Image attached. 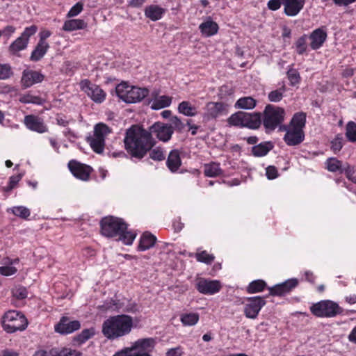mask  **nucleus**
<instances>
[{"mask_svg":"<svg viewBox=\"0 0 356 356\" xmlns=\"http://www.w3.org/2000/svg\"><path fill=\"white\" fill-rule=\"evenodd\" d=\"M178 111L180 113L190 117L195 116L197 113V108L188 101H183L179 103Z\"/></svg>","mask_w":356,"mask_h":356,"instance_id":"nucleus-37","label":"nucleus"},{"mask_svg":"<svg viewBox=\"0 0 356 356\" xmlns=\"http://www.w3.org/2000/svg\"><path fill=\"white\" fill-rule=\"evenodd\" d=\"M273 147L274 145L270 141L261 143L252 147V154L256 157H262L267 155Z\"/></svg>","mask_w":356,"mask_h":356,"instance_id":"nucleus-29","label":"nucleus"},{"mask_svg":"<svg viewBox=\"0 0 356 356\" xmlns=\"http://www.w3.org/2000/svg\"><path fill=\"white\" fill-rule=\"evenodd\" d=\"M1 325L7 333H14L24 330L28 326V321L22 313L10 310L3 316Z\"/></svg>","mask_w":356,"mask_h":356,"instance_id":"nucleus-6","label":"nucleus"},{"mask_svg":"<svg viewBox=\"0 0 356 356\" xmlns=\"http://www.w3.org/2000/svg\"><path fill=\"white\" fill-rule=\"evenodd\" d=\"M267 296H254L247 298L248 303L244 306V314L248 318L255 319L261 308L266 305Z\"/></svg>","mask_w":356,"mask_h":356,"instance_id":"nucleus-11","label":"nucleus"},{"mask_svg":"<svg viewBox=\"0 0 356 356\" xmlns=\"http://www.w3.org/2000/svg\"><path fill=\"white\" fill-rule=\"evenodd\" d=\"M312 314L320 318H331L342 312L341 308L331 300H322L310 307Z\"/></svg>","mask_w":356,"mask_h":356,"instance_id":"nucleus-8","label":"nucleus"},{"mask_svg":"<svg viewBox=\"0 0 356 356\" xmlns=\"http://www.w3.org/2000/svg\"><path fill=\"white\" fill-rule=\"evenodd\" d=\"M119 240L122 241V243L125 245H131L136 236V234L134 233L131 231L128 230V227L123 230L122 232H120L118 236Z\"/></svg>","mask_w":356,"mask_h":356,"instance_id":"nucleus-45","label":"nucleus"},{"mask_svg":"<svg viewBox=\"0 0 356 356\" xmlns=\"http://www.w3.org/2000/svg\"><path fill=\"white\" fill-rule=\"evenodd\" d=\"M199 29L202 35L211 37L218 33L219 26L216 22L209 19L201 23Z\"/></svg>","mask_w":356,"mask_h":356,"instance_id":"nucleus-26","label":"nucleus"},{"mask_svg":"<svg viewBox=\"0 0 356 356\" xmlns=\"http://www.w3.org/2000/svg\"><path fill=\"white\" fill-rule=\"evenodd\" d=\"M286 112L284 108L267 104L261 113V124L266 132L275 130L284 121Z\"/></svg>","mask_w":356,"mask_h":356,"instance_id":"nucleus-3","label":"nucleus"},{"mask_svg":"<svg viewBox=\"0 0 356 356\" xmlns=\"http://www.w3.org/2000/svg\"><path fill=\"white\" fill-rule=\"evenodd\" d=\"M345 136L349 142L356 143V123L355 122L350 121L346 124Z\"/></svg>","mask_w":356,"mask_h":356,"instance_id":"nucleus-44","label":"nucleus"},{"mask_svg":"<svg viewBox=\"0 0 356 356\" xmlns=\"http://www.w3.org/2000/svg\"><path fill=\"white\" fill-rule=\"evenodd\" d=\"M305 0H283L284 13L289 17H295L303 9Z\"/></svg>","mask_w":356,"mask_h":356,"instance_id":"nucleus-19","label":"nucleus"},{"mask_svg":"<svg viewBox=\"0 0 356 356\" xmlns=\"http://www.w3.org/2000/svg\"><path fill=\"white\" fill-rule=\"evenodd\" d=\"M257 100L251 96L240 97L235 103L236 109L252 110L256 107Z\"/></svg>","mask_w":356,"mask_h":356,"instance_id":"nucleus-28","label":"nucleus"},{"mask_svg":"<svg viewBox=\"0 0 356 356\" xmlns=\"http://www.w3.org/2000/svg\"><path fill=\"white\" fill-rule=\"evenodd\" d=\"M305 137V135L303 130L289 127L286 130L283 139L287 145L296 146L304 141Z\"/></svg>","mask_w":356,"mask_h":356,"instance_id":"nucleus-17","label":"nucleus"},{"mask_svg":"<svg viewBox=\"0 0 356 356\" xmlns=\"http://www.w3.org/2000/svg\"><path fill=\"white\" fill-rule=\"evenodd\" d=\"M156 241V237L150 232H144L140 238L138 250L145 251L152 248Z\"/></svg>","mask_w":356,"mask_h":356,"instance_id":"nucleus-23","label":"nucleus"},{"mask_svg":"<svg viewBox=\"0 0 356 356\" xmlns=\"http://www.w3.org/2000/svg\"><path fill=\"white\" fill-rule=\"evenodd\" d=\"M245 118V127L250 129H257L261 124V113L253 112L247 113Z\"/></svg>","mask_w":356,"mask_h":356,"instance_id":"nucleus-25","label":"nucleus"},{"mask_svg":"<svg viewBox=\"0 0 356 356\" xmlns=\"http://www.w3.org/2000/svg\"><path fill=\"white\" fill-rule=\"evenodd\" d=\"M298 284L299 281L298 279H289L282 283L269 287V295L272 296H284L296 288Z\"/></svg>","mask_w":356,"mask_h":356,"instance_id":"nucleus-14","label":"nucleus"},{"mask_svg":"<svg viewBox=\"0 0 356 356\" xmlns=\"http://www.w3.org/2000/svg\"><path fill=\"white\" fill-rule=\"evenodd\" d=\"M286 86L283 84L279 88L272 90L268 95V99L271 102H279L284 97V94L286 92Z\"/></svg>","mask_w":356,"mask_h":356,"instance_id":"nucleus-43","label":"nucleus"},{"mask_svg":"<svg viewBox=\"0 0 356 356\" xmlns=\"http://www.w3.org/2000/svg\"><path fill=\"white\" fill-rule=\"evenodd\" d=\"M144 12L146 17L155 22L163 17L165 10L158 5H150L145 8Z\"/></svg>","mask_w":356,"mask_h":356,"instance_id":"nucleus-24","label":"nucleus"},{"mask_svg":"<svg viewBox=\"0 0 356 356\" xmlns=\"http://www.w3.org/2000/svg\"><path fill=\"white\" fill-rule=\"evenodd\" d=\"M83 9V3L81 1L75 3L69 10L67 14V17H72L77 16L79 13L82 12Z\"/></svg>","mask_w":356,"mask_h":356,"instance_id":"nucleus-59","label":"nucleus"},{"mask_svg":"<svg viewBox=\"0 0 356 356\" xmlns=\"http://www.w3.org/2000/svg\"><path fill=\"white\" fill-rule=\"evenodd\" d=\"M13 75L12 67L9 64H0V80H5Z\"/></svg>","mask_w":356,"mask_h":356,"instance_id":"nucleus-54","label":"nucleus"},{"mask_svg":"<svg viewBox=\"0 0 356 356\" xmlns=\"http://www.w3.org/2000/svg\"><path fill=\"white\" fill-rule=\"evenodd\" d=\"M172 103V97L167 95H162L156 97L151 105L153 110H160L161 108L168 107Z\"/></svg>","mask_w":356,"mask_h":356,"instance_id":"nucleus-35","label":"nucleus"},{"mask_svg":"<svg viewBox=\"0 0 356 356\" xmlns=\"http://www.w3.org/2000/svg\"><path fill=\"white\" fill-rule=\"evenodd\" d=\"M286 74L291 86H294L300 82L301 77L297 70L291 68L288 70Z\"/></svg>","mask_w":356,"mask_h":356,"instance_id":"nucleus-53","label":"nucleus"},{"mask_svg":"<svg viewBox=\"0 0 356 356\" xmlns=\"http://www.w3.org/2000/svg\"><path fill=\"white\" fill-rule=\"evenodd\" d=\"M184 354V348L181 346H178L175 348L168 349L166 351L165 356H183Z\"/></svg>","mask_w":356,"mask_h":356,"instance_id":"nucleus-62","label":"nucleus"},{"mask_svg":"<svg viewBox=\"0 0 356 356\" xmlns=\"http://www.w3.org/2000/svg\"><path fill=\"white\" fill-rule=\"evenodd\" d=\"M181 165L180 153L178 149L170 152L166 161V165L172 172H176Z\"/></svg>","mask_w":356,"mask_h":356,"instance_id":"nucleus-22","label":"nucleus"},{"mask_svg":"<svg viewBox=\"0 0 356 356\" xmlns=\"http://www.w3.org/2000/svg\"><path fill=\"white\" fill-rule=\"evenodd\" d=\"M124 144L131 158L140 161L155 146L156 140L147 129L132 125L126 131Z\"/></svg>","mask_w":356,"mask_h":356,"instance_id":"nucleus-1","label":"nucleus"},{"mask_svg":"<svg viewBox=\"0 0 356 356\" xmlns=\"http://www.w3.org/2000/svg\"><path fill=\"white\" fill-rule=\"evenodd\" d=\"M87 141L95 153L101 154L103 152L105 146V140L104 138L93 136L92 137H88Z\"/></svg>","mask_w":356,"mask_h":356,"instance_id":"nucleus-36","label":"nucleus"},{"mask_svg":"<svg viewBox=\"0 0 356 356\" xmlns=\"http://www.w3.org/2000/svg\"><path fill=\"white\" fill-rule=\"evenodd\" d=\"M247 112L237 111L230 115L227 119V122L230 126L238 127H244Z\"/></svg>","mask_w":356,"mask_h":356,"instance_id":"nucleus-33","label":"nucleus"},{"mask_svg":"<svg viewBox=\"0 0 356 356\" xmlns=\"http://www.w3.org/2000/svg\"><path fill=\"white\" fill-rule=\"evenodd\" d=\"M19 102L23 104H33L41 105L43 104L44 100L39 96H34L31 94H25L20 97Z\"/></svg>","mask_w":356,"mask_h":356,"instance_id":"nucleus-49","label":"nucleus"},{"mask_svg":"<svg viewBox=\"0 0 356 356\" xmlns=\"http://www.w3.org/2000/svg\"><path fill=\"white\" fill-rule=\"evenodd\" d=\"M147 153H149V158L154 161H161L165 159L163 149L161 147H152Z\"/></svg>","mask_w":356,"mask_h":356,"instance_id":"nucleus-50","label":"nucleus"},{"mask_svg":"<svg viewBox=\"0 0 356 356\" xmlns=\"http://www.w3.org/2000/svg\"><path fill=\"white\" fill-rule=\"evenodd\" d=\"M70 172L74 177L83 181L90 179V175L93 171L91 166L82 163L75 159L70 160L67 163Z\"/></svg>","mask_w":356,"mask_h":356,"instance_id":"nucleus-9","label":"nucleus"},{"mask_svg":"<svg viewBox=\"0 0 356 356\" xmlns=\"http://www.w3.org/2000/svg\"><path fill=\"white\" fill-rule=\"evenodd\" d=\"M99 307L102 310H118L121 307V305L120 300L111 298Z\"/></svg>","mask_w":356,"mask_h":356,"instance_id":"nucleus-52","label":"nucleus"},{"mask_svg":"<svg viewBox=\"0 0 356 356\" xmlns=\"http://www.w3.org/2000/svg\"><path fill=\"white\" fill-rule=\"evenodd\" d=\"M17 268L11 266H4L0 267V273L4 276L14 275L17 272Z\"/></svg>","mask_w":356,"mask_h":356,"instance_id":"nucleus-64","label":"nucleus"},{"mask_svg":"<svg viewBox=\"0 0 356 356\" xmlns=\"http://www.w3.org/2000/svg\"><path fill=\"white\" fill-rule=\"evenodd\" d=\"M117 96L127 104H133L141 102L149 94V90L145 88H140L128 85L122 82L115 88Z\"/></svg>","mask_w":356,"mask_h":356,"instance_id":"nucleus-4","label":"nucleus"},{"mask_svg":"<svg viewBox=\"0 0 356 356\" xmlns=\"http://www.w3.org/2000/svg\"><path fill=\"white\" fill-rule=\"evenodd\" d=\"M222 286L219 280H209L204 277L197 279L195 289L202 294L213 295L218 293Z\"/></svg>","mask_w":356,"mask_h":356,"instance_id":"nucleus-10","label":"nucleus"},{"mask_svg":"<svg viewBox=\"0 0 356 356\" xmlns=\"http://www.w3.org/2000/svg\"><path fill=\"white\" fill-rule=\"evenodd\" d=\"M24 124L29 130L40 134H43L48 131V127L44 123L42 119L34 115L25 116Z\"/></svg>","mask_w":356,"mask_h":356,"instance_id":"nucleus-18","label":"nucleus"},{"mask_svg":"<svg viewBox=\"0 0 356 356\" xmlns=\"http://www.w3.org/2000/svg\"><path fill=\"white\" fill-rule=\"evenodd\" d=\"M171 124L173 127V130L175 129L177 131H182L185 128V124L177 116H173L170 119Z\"/></svg>","mask_w":356,"mask_h":356,"instance_id":"nucleus-60","label":"nucleus"},{"mask_svg":"<svg viewBox=\"0 0 356 356\" xmlns=\"http://www.w3.org/2000/svg\"><path fill=\"white\" fill-rule=\"evenodd\" d=\"M154 338L139 339L131 347L115 353L113 356H152L151 353L156 346Z\"/></svg>","mask_w":356,"mask_h":356,"instance_id":"nucleus-5","label":"nucleus"},{"mask_svg":"<svg viewBox=\"0 0 356 356\" xmlns=\"http://www.w3.org/2000/svg\"><path fill=\"white\" fill-rule=\"evenodd\" d=\"M99 224L102 235L107 238L117 237L128 226L122 218L113 216L102 218Z\"/></svg>","mask_w":356,"mask_h":356,"instance_id":"nucleus-7","label":"nucleus"},{"mask_svg":"<svg viewBox=\"0 0 356 356\" xmlns=\"http://www.w3.org/2000/svg\"><path fill=\"white\" fill-rule=\"evenodd\" d=\"M50 354L52 356H81L79 351L70 348H63L61 349L53 348L51 349Z\"/></svg>","mask_w":356,"mask_h":356,"instance_id":"nucleus-39","label":"nucleus"},{"mask_svg":"<svg viewBox=\"0 0 356 356\" xmlns=\"http://www.w3.org/2000/svg\"><path fill=\"white\" fill-rule=\"evenodd\" d=\"M148 131L151 133L152 136L155 135L159 140L164 143L170 140L174 133L172 125L161 122L153 124L149 127Z\"/></svg>","mask_w":356,"mask_h":356,"instance_id":"nucleus-13","label":"nucleus"},{"mask_svg":"<svg viewBox=\"0 0 356 356\" xmlns=\"http://www.w3.org/2000/svg\"><path fill=\"white\" fill-rule=\"evenodd\" d=\"M22 174H18L11 176L9 178L8 185L4 188V191L6 192L12 191L16 186L18 182L22 179Z\"/></svg>","mask_w":356,"mask_h":356,"instance_id":"nucleus-57","label":"nucleus"},{"mask_svg":"<svg viewBox=\"0 0 356 356\" xmlns=\"http://www.w3.org/2000/svg\"><path fill=\"white\" fill-rule=\"evenodd\" d=\"M325 163L328 171L332 172H336L338 171L340 173L343 172L344 168L343 167L342 162L337 158H329L327 159Z\"/></svg>","mask_w":356,"mask_h":356,"instance_id":"nucleus-42","label":"nucleus"},{"mask_svg":"<svg viewBox=\"0 0 356 356\" xmlns=\"http://www.w3.org/2000/svg\"><path fill=\"white\" fill-rule=\"evenodd\" d=\"M327 38V34L325 26L316 29L308 35V39L310 40V48L312 50L319 49L323 47Z\"/></svg>","mask_w":356,"mask_h":356,"instance_id":"nucleus-16","label":"nucleus"},{"mask_svg":"<svg viewBox=\"0 0 356 356\" xmlns=\"http://www.w3.org/2000/svg\"><path fill=\"white\" fill-rule=\"evenodd\" d=\"M223 171L219 163L211 162L204 165V175L208 177H216L222 175Z\"/></svg>","mask_w":356,"mask_h":356,"instance_id":"nucleus-31","label":"nucleus"},{"mask_svg":"<svg viewBox=\"0 0 356 356\" xmlns=\"http://www.w3.org/2000/svg\"><path fill=\"white\" fill-rule=\"evenodd\" d=\"M306 113L304 112L296 113L289 123V127L303 130L306 124Z\"/></svg>","mask_w":356,"mask_h":356,"instance_id":"nucleus-32","label":"nucleus"},{"mask_svg":"<svg viewBox=\"0 0 356 356\" xmlns=\"http://www.w3.org/2000/svg\"><path fill=\"white\" fill-rule=\"evenodd\" d=\"M28 44L26 41L19 36L8 47V52L13 56L19 57L20 56L19 52L26 49Z\"/></svg>","mask_w":356,"mask_h":356,"instance_id":"nucleus-30","label":"nucleus"},{"mask_svg":"<svg viewBox=\"0 0 356 356\" xmlns=\"http://www.w3.org/2000/svg\"><path fill=\"white\" fill-rule=\"evenodd\" d=\"M37 30L38 27L35 25H31L29 27H26L19 37L29 43L30 38L37 32Z\"/></svg>","mask_w":356,"mask_h":356,"instance_id":"nucleus-56","label":"nucleus"},{"mask_svg":"<svg viewBox=\"0 0 356 356\" xmlns=\"http://www.w3.org/2000/svg\"><path fill=\"white\" fill-rule=\"evenodd\" d=\"M330 145V149L334 154L339 152L343 146V137L342 134H337L333 140H331Z\"/></svg>","mask_w":356,"mask_h":356,"instance_id":"nucleus-46","label":"nucleus"},{"mask_svg":"<svg viewBox=\"0 0 356 356\" xmlns=\"http://www.w3.org/2000/svg\"><path fill=\"white\" fill-rule=\"evenodd\" d=\"M13 294L17 299L23 300L27 298L28 292L25 287L18 286L13 290Z\"/></svg>","mask_w":356,"mask_h":356,"instance_id":"nucleus-61","label":"nucleus"},{"mask_svg":"<svg viewBox=\"0 0 356 356\" xmlns=\"http://www.w3.org/2000/svg\"><path fill=\"white\" fill-rule=\"evenodd\" d=\"M16 28L12 25L5 26L2 30H0V38L3 35L6 38H10L12 35L15 32Z\"/></svg>","mask_w":356,"mask_h":356,"instance_id":"nucleus-63","label":"nucleus"},{"mask_svg":"<svg viewBox=\"0 0 356 356\" xmlns=\"http://www.w3.org/2000/svg\"><path fill=\"white\" fill-rule=\"evenodd\" d=\"M44 79V75L38 71L24 70L22 77V83L25 88H29L33 85L41 83Z\"/></svg>","mask_w":356,"mask_h":356,"instance_id":"nucleus-20","label":"nucleus"},{"mask_svg":"<svg viewBox=\"0 0 356 356\" xmlns=\"http://www.w3.org/2000/svg\"><path fill=\"white\" fill-rule=\"evenodd\" d=\"M80 85L81 90L95 102L102 103L105 100L106 92L99 86L92 83L90 80H82Z\"/></svg>","mask_w":356,"mask_h":356,"instance_id":"nucleus-12","label":"nucleus"},{"mask_svg":"<svg viewBox=\"0 0 356 356\" xmlns=\"http://www.w3.org/2000/svg\"><path fill=\"white\" fill-rule=\"evenodd\" d=\"M267 287V284L263 280H257L251 282L248 287L247 292L248 293H256L263 291Z\"/></svg>","mask_w":356,"mask_h":356,"instance_id":"nucleus-40","label":"nucleus"},{"mask_svg":"<svg viewBox=\"0 0 356 356\" xmlns=\"http://www.w3.org/2000/svg\"><path fill=\"white\" fill-rule=\"evenodd\" d=\"M50 48L49 44L37 43L30 56V60L38 62L40 60Z\"/></svg>","mask_w":356,"mask_h":356,"instance_id":"nucleus-27","label":"nucleus"},{"mask_svg":"<svg viewBox=\"0 0 356 356\" xmlns=\"http://www.w3.org/2000/svg\"><path fill=\"white\" fill-rule=\"evenodd\" d=\"M110 132V129L106 124L104 123H99L95 127L93 136L105 140L106 136Z\"/></svg>","mask_w":356,"mask_h":356,"instance_id":"nucleus-47","label":"nucleus"},{"mask_svg":"<svg viewBox=\"0 0 356 356\" xmlns=\"http://www.w3.org/2000/svg\"><path fill=\"white\" fill-rule=\"evenodd\" d=\"M80 327L81 323L79 321H70L69 317L62 316L54 325V330L57 333L66 335L79 330Z\"/></svg>","mask_w":356,"mask_h":356,"instance_id":"nucleus-15","label":"nucleus"},{"mask_svg":"<svg viewBox=\"0 0 356 356\" xmlns=\"http://www.w3.org/2000/svg\"><path fill=\"white\" fill-rule=\"evenodd\" d=\"M195 257L197 261L204 263L206 264H212L215 259L214 255L209 254L206 250L197 252Z\"/></svg>","mask_w":356,"mask_h":356,"instance_id":"nucleus-48","label":"nucleus"},{"mask_svg":"<svg viewBox=\"0 0 356 356\" xmlns=\"http://www.w3.org/2000/svg\"><path fill=\"white\" fill-rule=\"evenodd\" d=\"M93 335L94 332L92 329H84L77 335L76 339L79 343H83L90 339Z\"/></svg>","mask_w":356,"mask_h":356,"instance_id":"nucleus-55","label":"nucleus"},{"mask_svg":"<svg viewBox=\"0 0 356 356\" xmlns=\"http://www.w3.org/2000/svg\"><path fill=\"white\" fill-rule=\"evenodd\" d=\"M308 35L303 34L299 37L294 42L296 51L298 55H303L307 51Z\"/></svg>","mask_w":356,"mask_h":356,"instance_id":"nucleus-38","label":"nucleus"},{"mask_svg":"<svg viewBox=\"0 0 356 356\" xmlns=\"http://www.w3.org/2000/svg\"><path fill=\"white\" fill-rule=\"evenodd\" d=\"M343 172L349 180L356 184V166L347 164V166L344 168Z\"/></svg>","mask_w":356,"mask_h":356,"instance_id":"nucleus-58","label":"nucleus"},{"mask_svg":"<svg viewBox=\"0 0 356 356\" xmlns=\"http://www.w3.org/2000/svg\"><path fill=\"white\" fill-rule=\"evenodd\" d=\"M226 110V105L223 102H210L206 105L205 116L208 119H214Z\"/></svg>","mask_w":356,"mask_h":356,"instance_id":"nucleus-21","label":"nucleus"},{"mask_svg":"<svg viewBox=\"0 0 356 356\" xmlns=\"http://www.w3.org/2000/svg\"><path fill=\"white\" fill-rule=\"evenodd\" d=\"M87 24L83 19H69L65 22L63 29L65 31H73L86 28Z\"/></svg>","mask_w":356,"mask_h":356,"instance_id":"nucleus-34","label":"nucleus"},{"mask_svg":"<svg viewBox=\"0 0 356 356\" xmlns=\"http://www.w3.org/2000/svg\"><path fill=\"white\" fill-rule=\"evenodd\" d=\"M200 316L197 313H186L180 316L181 323L185 326H193L197 323Z\"/></svg>","mask_w":356,"mask_h":356,"instance_id":"nucleus-41","label":"nucleus"},{"mask_svg":"<svg viewBox=\"0 0 356 356\" xmlns=\"http://www.w3.org/2000/svg\"><path fill=\"white\" fill-rule=\"evenodd\" d=\"M134 327L132 316L118 314L110 316L102 326V333L108 340H115L129 334Z\"/></svg>","mask_w":356,"mask_h":356,"instance_id":"nucleus-2","label":"nucleus"},{"mask_svg":"<svg viewBox=\"0 0 356 356\" xmlns=\"http://www.w3.org/2000/svg\"><path fill=\"white\" fill-rule=\"evenodd\" d=\"M11 211L15 216L19 217L22 219L26 220L31 215L30 210L28 208L23 206L14 207L11 209Z\"/></svg>","mask_w":356,"mask_h":356,"instance_id":"nucleus-51","label":"nucleus"}]
</instances>
